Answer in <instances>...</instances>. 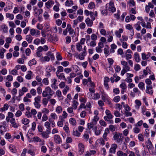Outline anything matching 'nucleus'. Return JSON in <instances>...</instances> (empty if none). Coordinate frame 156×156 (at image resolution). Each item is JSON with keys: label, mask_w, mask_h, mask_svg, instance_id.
Listing matches in <instances>:
<instances>
[{"label": "nucleus", "mask_w": 156, "mask_h": 156, "mask_svg": "<svg viewBox=\"0 0 156 156\" xmlns=\"http://www.w3.org/2000/svg\"><path fill=\"white\" fill-rule=\"evenodd\" d=\"M78 105L79 103L77 101L74 100L73 101L72 107L74 109H76L77 108V106Z\"/></svg>", "instance_id": "obj_41"}, {"label": "nucleus", "mask_w": 156, "mask_h": 156, "mask_svg": "<svg viewBox=\"0 0 156 156\" xmlns=\"http://www.w3.org/2000/svg\"><path fill=\"white\" fill-rule=\"evenodd\" d=\"M8 108V105L6 103L4 105L3 107L0 109V110L2 111H4L7 110Z\"/></svg>", "instance_id": "obj_32"}, {"label": "nucleus", "mask_w": 156, "mask_h": 156, "mask_svg": "<svg viewBox=\"0 0 156 156\" xmlns=\"http://www.w3.org/2000/svg\"><path fill=\"white\" fill-rule=\"evenodd\" d=\"M53 66H48L46 68V72H51L52 70Z\"/></svg>", "instance_id": "obj_49"}, {"label": "nucleus", "mask_w": 156, "mask_h": 156, "mask_svg": "<svg viewBox=\"0 0 156 156\" xmlns=\"http://www.w3.org/2000/svg\"><path fill=\"white\" fill-rule=\"evenodd\" d=\"M65 5L66 6H71L73 4V1L71 0L68 1L67 0L65 2Z\"/></svg>", "instance_id": "obj_25"}, {"label": "nucleus", "mask_w": 156, "mask_h": 156, "mask_svg": "<svg viewBox=\"0 0 156 156\" xmlns=\"http://www.w3.org/2000/svg\"><path fill=\"white\" fill-rule=\"evenodd\" d=\"M69 122L73 126H75L76 124V121L75 119L71 118L69 119Z\"/></svg>", "instance_id": "obj_27"}, {"label": "nucleus", "mask_w": 156, "mask_h": 156, "mask_svg": "<svg viewBox=\"0 0 156 156\" xmlns=\"http://www.w3.org/2000/svg\"><path fill=\"white\" fill-rule=\"evenodd\" d=\"M140 69V66L139 64H136L134 66V69L136 71H138Z\"/></svg>", "instance_id": "obj_48"}, {"label": "nucleus", "mask_w": 156, "mask_h": 156, "mask_svg": "<svg viewBox=\"0 0 156 156\" xmlns=\"http://www.w3.org/2000/svg\"><path fill=\"white\" fill-rule=\"evenodd\" d=\"M117 147V146L116 144H112L111 145V147L109 150L110 152L111 153L115 154L116 152V150Z\"/></svg>", "instance_id": "obj_9"}, {"label": "nucleus", "mask_w": 156, "mask_h": 156, "mask_svg": "<svg viewBox=\"0 0 156 156\" xmlns=\"http://www.w3.org/2000/svg\"><path fill=\"white\" fill-rule=\"evenodd\" d=\"M58 39L57 36L55 35L54 37H52V39L51 38L50 41L53 42H55L58 41Z\"/></svg>", "instance_id": "obj_37"}, {"label": "nucleus", "mask_w": 156, "mask_h": 156, "mask_svg": "<svg viewBox=\"0 0 156 156\" xmlns=\"http://www.w3.org/2000/svg\"><path fill=\"white\" fill-rule=\"evenodd\" d=\"M62 107L61 106H57L56 108V112L58 114H59L62 111Z\"/></svg>", "instance_id": "obj_34"}, {"label": "nucleus", "mask_w": 156, "mask_h": 156, "mask_svg": "<svg viewBox=\"0 0 156 156\" xmlns=\"http://www.w3.org/2000/svg\"><path fill=\"white\" fill-rule=\"evenodd\" d=\"M77 50L79 51H81L82 49V46L80 45V43H77L76 45Z\"/></svg>", "instance_id": "obj_36"}, {"label": "nucleus", "mask_w": 156, "mask_h": 156, "mask_svg": "<svg viewBox=\"0 0 156 156\" xmlns=\"http://www.w3.org/2000/svg\"><path fill=\"white\" fill-rule=\"evenodd\" d=\"M0 133L2 135L5 132V128L4 126H0Z\"/></svg>", "instance_id": "obj_35"}, {"label": "nucleus", "mask_w": 156, "mask_h": 156, "mask_svg": "<svg viewBox=\"0 0 156 156\" xmlns=\"http://www.w3.org/2000/svg\"><path fill=\"white\" fill-rule=\"evenodd\" d=\"M69 90V87L68 86H66L64 88L62 91V93L64 95H66L67 92Z\"/></svg>", "instance_id": "obj_45"}, {"label": "nucleus", "mask_w": 156, "mask_h": 156, "mask_svg": "<svg viewBox=\"0 0 156 156\" xmlns=\"http://www.w3.org/2000/svg\"><path fill=\"white\" fill-rule=\"evenodd\" d=\"M87 54L84 52L81 53L78 55L79 58L80 60H83L84 58V57Z\"/></svg>", "instance_id": "obj_23"}, {"label": "nucleus", "mask_w": 156, "mask_h": 156, "mask_svg": "<svg viewBox=\"0 0 156 156\" xmlns=\"http://www.w3.org/2000/svg\"><path fill=\"white\" fill-rule=\"evenodd\" d=\"M63 68L61 66H59L58 67L56 73H60V72H62L63 70Z\"/></svg>", "instance_id": "obj_47"}, {"label": "nucleus", "mask_w": 156, "mask_h": 156, "mask_svg": "<svg viewBox=\"0 0 156 156\" xmlns=\"http://www.w3.org/2000/svg\"><path fill=\"white\" fill-rule=\"evenodd\" d=\"M95 7V5L93 2H91L88 5V7L90 9H93Z\"/></svg>", "instance_id": "obj_46"}, {"label": "nucleus", "mask_w": 156, "mask_h": 156, "mask_svg": "<svg viewBox=\"0 0 156 156\" xmlns=\"http://www.w3.org/2000/svg\"><path fill=\"white\" fill-rule=\"evenodd\" d=\"M9 33L11 35V37H14V30L13 28H11L9 30Z\"/></svg>", "instance_id": "obj_50"}, {"label": "nucleus", "mask_w": 156, "mask_h": 156, "mask_svg": "<svg viewBox=\"0 0 156 156\" xmlns=\"http://www.w3.org/2000/svg\"><path fill=\"white\" fill-rule=\"evenodd\" d=\"M105 140L102 138H101L98 140V142L102 145H104L105 144Z\"/></svg>", "instance_id": "obj_62"}, {"label": "nucleus", "mask_w": 156, "mask_h": 156, "mask_svg": "<svg viewBox=\"0 0 156 156\" xmlns=\"http://www.w3.org/2000/svg\"><path fill=\"white\" fill-rule=\"evenodd\" d=\"M138 138L139 140L140 141L143 142L144 140V137L141 133H140L138 135Z\"/></svg>", "instance_id": "obj_40"}, {"label": "nucleus", "mask_w": 156, "mask_h": 156, "mask_svg": "<svg viewBox=\"0 0 156 156\" xmlns=\"http://www.w3.org/2000/svg\"><path fill=\"white\" fill-rule=\"evenodd\" d=\"M120 87L122 90H126L127 88L126 85L125 83H122L120 85Z\"/></svg>", "instance_id": "obj_53"}, {"label": "nucleus", "mask_w": 156, "mask_h": 156, "mask_svg": "<svg viewBox=\"0 0 156 156\" xmlns=\"http://www.w3.org/2000/svg\"><path fill=\"white\" fill-rule=\"evenodd\" d=\"M69 62L68 61H64L61 62V64L64 67H66L69 65Z\"/></svg>", "instance_id": "obj_60"}, {"label": "nucleus", "mask_w": 156, "mask_h": 156, "mask_svg": "<svg viewBox=\"0 0 156 156\" xmlns=\"http://www.w3.org/2000/svg\"><path fill=\"white\" fill-rule=\"evenodd\" d=\"M54 4V1L52 0H49L45 3L46 5L49 7L52 6Z\"/></svg>", "instance_id": "obj_30"}, {"label": "nucleus", "mask_w": 156, "mask_h": 156, "mask_svg": "<svg viewBox=\"0 0 156 156\" xmlns=\"http://www.w3.org/2000/svg\"><path fill=\"white\" fill-rule=\"evenodd\" d=\"M95 50L96 52L98 53H101L102 52V48H100L98 46H97L95 48Z\"/></svg>", "instance_id": "obj_56"}, {"label": "nucleus", "mask_w": 156, "mask_h": 156, "mask_svg": "<svg viewBox=\"0 0 156 156\" xmlns=\"http://www.w3.org/2000/svg\"><path fill=\"white\" fill-rule=\"evenodd\" d=\"M85 22L87 26L90 27L92 26L93 22L91 20H90L89 18H87L85 20Z\"/></svg>", "instance_id": "obj_13"}, {"label": "nucleus", "mask_w": 156, "mask_h": 156, "mask_svg": "<svg viewBox=\"0 0 156 156\" xmlns=\"http://www.w3.org/2000/svg\"><path fill=\"white\" fill-rule=\"evenodd\" d=\"M33 39V37L30 35H27L26 36V40L29 43H31Z\"/></svg>", "instance_id": "obj_15"}, {"label": "nucleus", "mask_w": 156, "mask_h": 156, "mask_svg": "<svg viewBox=\"0 0 156 156\" xmlns=\"http://www.w3.org/2000/svg\"><path fill=\"white\" fill-rule=\"evenodd\" d=\"M6 50L3 48L0 50V58L2 59L4 57V53L5 52Z\"/></svg>", "instance_id": "obj_28"}, {"label": "nucleus", "mask_w": 156, "mask_h": 156, "mask_svg": "<svg viewBox=\"0 0 156 156\" xmlns=\"http://www.w3.org/2000/svg\"><path fill=\"white\" fill-rule=\"evenodd\" d=\"M56 94L60 100L63 99V97L62 95L61 91L60 90H58L56 91Z\"/></svg>", "instance_id": "obj_18"}, {"label": "nucleus", "mask_w": 156, "mask_h": 156, "mask_svg": "<svg viewBox=\"0 0 156 156\" xmlns=\"http://www.w3.org/2000/svg\"><path fill=\"white\" fill-rule=\"evenodd\" d=\"M97 36L95 34H92L91 36V38L92 40L95 41L97 39Z\"/></svg>", "instance_id": "obj_52"}, {"label": "nucleus", "mask_w": 156, "mask_h": 156, "mask_svg": "<svg viewBox=\"0 0 156 156\" xmlns=\"http://www.w3.org/2000/svg\"><path fill=\"white\" fill-rule=\"evenodd\" d=\"M83 137L86 141H87L89 139V135L87 133H85L83 135Z\"/></svg>", "instance_id": "obj_58"}, {"label": "nucleus", "mask_w": 156, "mask_h": 156, "mask_svg": "<svg viewBox=\"0 0 156 156\" xmlns=\"http://www.w3.org/2000/svg\"><path fill=\"white\" fill-rule=\"evenodd\" d=\"M140 129L136 126L133 128V131L134 133H139L140 131Z\"/></svg>", "instance_id": "obj_54"}, {"label": "nucleus", "mask_w": 156, "mask_h": 156, "mask_svg": "<svg viewBox=\"0 0 156 156\" xmlns=\"http://www.w3.org/2000/svg\"><path fill=\"white\" fill-rule=\"evenodd\" d=\"M140 21H138L134 25V27L136 30L139 31L141 30V27L140 26Z\"/></svg>", "instance_id": "obj_17"}, {"label": "nucleus", "mask_w": 156, "mask_h": 156, "mask_svg": "<svg viewBox=\"0 0 156 156\" xmlns=\"http://www.w3.org/2000/svg\"><path fill=\"white\" fill-rule=\"evenodd\" d=\"M51 133L50 130H47L46 131H43L42 132L41 135L42 137L44 138L47 139L49 137V134Z\"/></svg>", "instance_id": "obj_8"}, {"label": "nucleus", "mask_w": 156, "mask_h": 156, "mask_svg": "<svg viewBox=\"0 0 156 156\" xmlns=\"http://www.w3.org/2000/svg\"><path fill=\"white\" fill-rule=\"evenodd\" d=\"M145 83L147 85V86H149L152 84V82L149 79H146L145 80Z\"/></svg>", "instance_id": "obj_64"}, {"label": "nucleus", "mask_w": 156, "mask_h": 156, "mask_svg": "<svg viewBox=\"0 0 156 156\" xmlns=\"http://www.w3.org/2000/svg\"><path fill=\"white\" fill-rule=\"evenodd\" d=\"M43 83L45 85H48L49 84V80L47 78H45L42 80Z\"/></svg>", "instance_id": "obj_29"}, {"label": "nucleus", "mask_w": 156, "mask_h": 156, "mask_svg": "<svg viewBox=\"0 0 156 156\" xmlns=\"http://www.w3.org/2000/svg\"><path fill=\"white\" fill-rule=\"evenodd\" d=\"M144 83L142 82H140L138 84V87L142 90H144L145 89Z\"/></svg>", "instance_id": "obj_21"}, {"label": "nucleus", "mask_w": 156, "mask_h": 156, "mask_svg": "<svg viewBox=\"0 0 156 156\" xmlns=\"http://www.w3.org/2000/svg\"><path fill=\"white\" fill-rule=\"evenodd\" d=\"M9 148L12 152L14 153H15L16 152V150L15 147L13 146L12 145H10L9 147Z\"/></svg>", "instance_id": "obj_31"}, {"label": "nucleus", "mask_w": 156, "mask_h": 156, "mask_svg": "<svg viewBox=\"0 0 156 156\" xmlns=\"http://www.w3.org/2000/svg\"><path fill=\"white\" fill-rule=\"evenodd\" d=\"M84 150V147L83 144L81 143L78 144V151L80 154H83Z\"/></svg>", "instance_id": "obj_7"}, {"label": "nucleus", "mask_w": 156, "mask_h": 156, "mask_svg": "<svg viewBox=\"0 0 156 156\" xmlns=\"http://www.w3.org/2000/svg\"><path fill=\"white\" fill-rule=\"evenodd\" d=\"M89 45L91 47H94L96 45V42L95 41L92 40L90 43Z\"/></svg>", "instance_id": "obj_63"}, {"label": "nucleus", "mask_w": 156, "mask_h": 156, "mask_svg": "<svg viewBox=\"0 0 156 156\" xmlns=\"http://www.w3.org/2000/svg\"><path fill=\"white\" fill-rule=\"evenodd\" d=\"M9 71L10 73L13 75H18V71L16 69H13L10 71L9 70Z\"/></svg>", "instance_id": "obj_33"}, {"label": "nucleus", "mask_w": 156, "mask_h": 156, "mask_svg": "<svg viewBox=\"0 0 156 156\" xmlns=\"http://www.w3.org/2000/svg\"><path fill=\"white\" fill-rule=\"evenodd\" d=\"M64 121V119H63L62 118L60 121H58L57 122V126L60 127H62L63 125V122Z\"/></svg>", "instance_id": "obj_24"}, {"label": "nucleus", "mask_w": 156, "mask_h": 156, "mask_svg": "<svg viewBox=\"0 0 156 156\" xmlns=\"http://www.w3.org/2000/svg\"><path fill=\"white\" fill-rule=\"evenodd\" d=\"M94 97L93 98H93V99L97 100L100 97V94L98 93L94 94Z\"/></svg>", "instance_id": "obj_59"}, {"label": "nucleus", "mask_w": 156, "mask_h": 156, "mask_svg": "<svg viewBox=\"0 0 156 156\" xmlns=\"http://www.w3.org/2000/svg\"><path fill=\"white\" fill-rule=\"evenodd\" d=\"M22 123L25 125H27L29 122V120L27 118L23 119L22 120Z\"/></svg>", "instance_id": "obj_39"}, {"label": "nucleus", "mask_w": 156, "mask_h": 156, "mask_svg": "<svg viewBox=\"0 0 156 156\" xmlns=\"http://www.w3.org/2000/svg\"><path fill=\"white\" fill-rule=\"evenodd\" d=\"M135 103L136 105H135V108L137 109H139L141 105V102L139 100H136L135 101Z\"/></svg>", "instance_id": "obj_19"}, {"label": "nucleus", "mask_w": 156, "mask_h": 156, "mask_svg": "<svg viewBox=\"0 0 156 156\" xmlns=\"http://www.w3.org/2000/svg\"><path fill=\"white\" fill-rule=\"evenodd\" d=\"M44 126L48 129L49 130L51 129L50 124L48 122H46L44 123Z\"/></svg>", "instance_id": "obj_42"}, {"label": "nucleus", "mask_w": 156, "mask_h": 156, "mask_svg": "<svg viewBox=\"0 0 156 156\" xmlns=\"http://www.w3.org/2000/svg\"><path fill=\"white\" fill-rule=\"evenodd\" d=\"M50 116L52 119L54 120L57 119V117L56 114L54 113H52L51 114Z\"/></svg>", "instance_id": "obj_55"}, {"label": "nucleus", "mask_w": 156, "mask_h": 156, "mask_svg": "<svg viewBox=\"0 0 156 156\" xmlns=\"http://www.w3.org/2000/svg\"><path fill=\"white\" fill-rule=\"evenodd\" d=\"M106 46L108 47V48H105L104 49V53L105 56L107 57L110 54L109 51L108 50V45H106Z\"/></svg>", "instance_id": "obj_26"}, {"label": "nucleus", "mask_w": 156, "mask_h": 156, "mask_svg": "<svg viewBox=\"0 0 156 156\" xmlns=\"http://www.w3.org/2000/svg\"><path fill=\"white\" fill-rule=\"evenodd\" d=\"M114 115L116 117H119L121 116L120 113L117 110H115L114 111Z\"/></svg>", "instance_id": "obj_44"}, {"label": "nucleus", "mask_w": 156, "mask_h": 156, "mask_svg": "<svg viewBox=\"0 0 156 156\" xmlns=\"http://www.w3.org/2000/svg\"><path fill=\"white\" fill-rule=\"evenodd\" d=\"M124 136L122 133H115L113 136L114 140H116L118 143L121 144L123 141Z\"/></svg>", "instance_id": "obj_2"}, {"label": "nucleus", "mask_w": 156, "mask_h": 156, "mask_svg": "<svg viewBox=\"0 0 156 156\" xmlns=\"http://www.w3.org/2000/svg\"><path fill=\"white\" fill-rule=\"evenodd\" d=\"M10 123L13 127L17 128L18 127V124L16 122V120L14 118H12L10 120Z\"/></svg>", "instance_id": "obj_14"}, {"label": "nucleus", "mask_w": 156, "mask_h": 156, "mask_svg": "<svg viewBox=\"0 0 156 156\" xmlns=\"http://www.w3.org/2000/svg\"><path fill=\"white\" fill-rule=\"evenodd\" d=\"M108 10L107 9H104L101 10V13L102 14L106 16L108 14Z\"/></svg>", "instance_id": "obj_61"}, {"label": "nucleus", "mask_w": 156, "mask_h": 156, "mask_svg": "<svg viewBox=\"0 0 156 156\" xmlns=\"http://www.w3.org/2000/svg\"><path fill=\"white\" fill-rule=\"evenodd\" d=\"M36 110L32 108L30 111H27L25 113V115L28 118L31 117L32 116L35 115L37 113Z\"/></svg>", "instance_id": "obj_4"}, {"label": "nucleus", "mask_w": 156, "mask_h": 156, "mask_svg": "<svg viewBox=\"0 0 156 156\" xmlns=\"http://www.w3.org/2000/svg\"><path fill=\"white\" fill-rule=\"evenodd\" d=\"M105 113L106 116H105L104 117V119L105 121H108L109 119H112L113 118V115L108 109L106 110Z\"/></svg>", "instance_id": "obj_3"}, {"label": "nucleus", "mask_w": 156, "mask_h": 156, "mask_svg": "<svg viewBox=\"0 0 156 156\" xmlns=\"http://www.w3.org/2000/svg\"><path fill=\"white\" fill-rule=\"evenodd\" d=\"M105 7L108 11L113 13L116 11V8L114 6V2L111 1L109 3H107L105 5Z\"/></svg>", "instance_id": "obj_1"}, {"label": "nucleus", "mask_w": 156, "mask_h": 156, "mask_svg": "<svg viewBox=\"0 0 156 156\" xmlns=\"http://www.w3.org/2000/svg\"><path fill=\"white\" fill-rule=\"evenodd\" d=\"M48 48L46 45H44L43 47L39 46L37 48V51H39L41 52L43 51H46L48 50Z\"/></svg>", "instance_id": "obj_10"}, {"label": "nucleus", "mask_w": 156, "mask_h": 156, "mask_svg": "<svg viewBox=\"0 0 156 156\" xmlns=\"http://www.w3.org/2000/svg\"><path fill=\"white\" fill-rule=\"evenodd\" d=\"M56 75L59 79L66 80V78L63 73H56Z\"/></svg>", "instance_id": "obj_12"}, {"label": "nucleus", "mask_w": 156, "mask_h": 156, "mask_svg": "<svg viewBox=\"0 0 156 156\" xmlns=\"http://www.w3.org/2000/svg\"><path fill=\"white\" fill-rule=\"evenodd\" d=\"M37 61L34 58L29 61L28 63V65L31 66L33 65H35L36 64Z\"/></svg>", "instance_id": "obj_20"}, {"label": "nucleus", "mask_w": 156, "mask_h": 156, "mask_svg": "<svg viewBox=\"0 0 156 156\" xmlns=\"http://www.w3.org/2000/svg\"><path fill=\"white\" fill-rule=\"evenodd\" d=\"M134 58L137 62H139L140 60V58L139 54L137 52H135L134 54Z\"/></svg>", "instance_id": "obj_16"}, {"label": "nucleus", "mask_w": 156, "mask_h": 156, "mask_svg": "<svg viewBox=\"0 0 156 156\" xmlns=\"http://www.w3.org/2000/svg\"><path fill=\"white\" fill-rule=\"evenodd\" d=\"M45 88L46 91H47L48 94V99H49L52 96L54 92L51 90V88L49 87H47Z\"/></svg>", "instance_id": "obj_6"}, {"label": "nucleus", "mask_w": 156, "mask_h": 156, "mask_svg": "<svg viewBox=\"0 0 156 156\" xmlns=\"http://www.w3.org/2000/svg\"><path fill=\"white\" fill-rule=\"evenodd\" d=\"M147 145L148 148H151L152 147V144L151 141L149 140H148Z\"/></svg>", "instance_id": "obj_57"}, {"label": "nucleus", "mask_w": 156, "mask_h": 156, "mask_svg": "<svg viewBox=\"0 0 156 156\" xmlns=\"http://www.w3.org/2000/svg\"><path fill=\"white\" fill-rule=\"evenodd\" d=\"M54 142L57 144H60L62 143V140L59 135L56 134L54 136Z\"/></svg>", "instance_id": "obj_5"}, {"label": "nucleus", "mask_w": 156, "mask_h": 156, "mask_svg": "<svg viewBox=\"0 0 156 156\" xmlns=\"http://www.w3.org/2000/svg\"><path fill=\"white\" fill-rule=\"evenodd\" d=\"M36 80L39 83V84H41L42 79L39 76H36L35 78Z\"/></svg>", "instance_id": "obj_51"}, {"label": "nucleus", "mask_w": 156, "mask_h": 156, "mask_svg": "<svg viewBox=\"0 0 156 156\" xmlns=\"http://www.w3.org/2000/svg\"><path fill=\"white\" fill-rule=\"evenodd\" d=\"M109 133V131L108 128H106L105 130L104 133L103 135V139H104L105 141H107L108 140V138L107 137V135Z\"/></svg>", "instance_id": "obj_11"}, {"label": "nucleus", "mask_w": 156, "mask_h": 156, "mask_svg": "<svg viewBox=\"0 0 156 156\" xmlns=\"http://www.w3.org/2000/svg\"><path fill=\"white\" fill-rule=\"evenodd\" d=\"M73 134L75 136L79 137L80 135V133L77 130H73Z\"/></svg>", "instance_id": "obj_43"}, {"label": "nucleus", "mask_w": 156, "mask_h": 156, "mask_svg": "<svg viewBox=\"0 0 156 156\" xmlns=\"http://www.w3.org/2000/svg\"><path fill=\"white\" fill-rule=\"evenodd\" d=\"M68 123H66L64 126L63 127V129L64 131H65L66 133H69V128L68 126Z\"/></svg>", "instance_id": "obj_22"}, {"label": "nucleus", "mask_w": 156, "mask_h": 156, "mask_svg": "<svg viewBox=\"0 0 156 156\" xmlns=\"http://www.w3.org/2000/svg\"><path fill=\"white\" fill-rule=\"evenodd\" d=\"M6 16L7 18H9L11 20H12L14 17L13 15L9 13H6Z\"/></svg>", "instance_id": "obj_38"}]
</instances>
